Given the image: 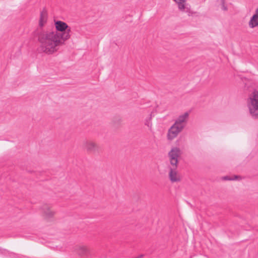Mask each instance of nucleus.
<instances>
[{
    "instance_id": "15",
    "label": "nucleus",
    "mask_w": 258,
    "mask_h": 258,
    "mask_svg": "<svg viewBox=\"0 0 258 258\" xmlns=\"http://www.w3.org/2000/svg\"><path fill=\"white\" fill-rule=\"evenodd\" d=\"M237 178V176H234L233 177H231L229 176H225L222 177V179L223 180H233Z\"/></svg>"
},
{
    "instance_id": "1",
    "label": "nucleus",
    "mask_w": 258,
    "mask_h": 258,
    "mask_svg": "<svg viewBox=\"0 0 258 258\" xmlns=\"http://www.w3.org/2000/svg\"><path fill=\"white\" fill-rule=\"evenodd\" d=\"M54 25L57 31L50 29H37L35 36L39 43L38 50L40 53L51 55L57 52L64 42L71 36V28L61 21L55 22Z\"/></svg>"
},
{
    "instance_id": "14",
    "label": "nucleus",
    "mask_w": 258,
    "mask_h": 258,
    "mask_svg": "<svg viewBox=\"0 0 258 258\" xmlns=\"http://www.w3.org/2000/svg\"><path fill=\"white\" fill-rule=\"evenodd\" d=\"M183 12L187 13L188 16H192L193 14H194L195 13V12H193V11H192L191 10L190 5H189L186 8V9H185V11H184Z\"/></svg>"
},
{
    "instance_id": "10",
    "label": "nucleus",
    "mask_w": 258,
    "mask_h": 258,
    "mask_svg": "<svg viewBox=\"0 0 258 258\" xmlns=\"http://www.w3.org/2000/svg\"><path fill=\"white\" fill-rule=\"evenodd\" d=\"M75 251L78 255L84 256L88 254L90 252L89 247L85 245H79L75 247Z\"/></svg>"
},
{
    "instance_id": "12",
    "label": "nucleus",
    "mask_w": 258,
    "mask_h": 258,
    "mask_svg": "<svg viewBox=\"0 0 258 258\" xmlns=\"http://www.w3.org/2000/svg\"><path fill=\"white\" fill-rule=\"evenodd\" d=\"M145 124L146 125L148 129L152 131V116L150 115L149 117H148L145 121Z\"/></svg>"
},
{
    "instance_id": "17",
    "label": "nucleus",
    "mask_w": 258,
    "mask_h": 258,
    "mask_svg": "<svg viewBox=\"0 0 258 258\" xmlns=\"http://www.w3.org/2000/svg\"><path fill=\"white\" fill-rule=\"evenodd\" d=\"M144 256V254H140L138 256L135 257V258H142Z\"/></svg>"
},
{
    "instance_id": "3",
    "label": "nucleus",
    "mask_w": 258,
    "mask_h": 258,
    "mask_svg": "<svg viewBox=\"0 0 258 258\" xmlns=\"http://www.w3.org/2000/svg\"><path fill=\"white\" fill-rule=\"evenodd\" d=\"M182 152L179 148L172 147L168 153V156L170 162V166L177 167L178 160L181 155Z\"/></svg>"
},
{
    "instance_id": "9",
    "label": "nucleus",
    "mask_w": 258,
    "mask_h": 258,
    "mask_svg": "<svg viewBox=\"0 0 258 258\" xmlns=\"http://www.w3.org/2000/svg\"><path fill=\"white\" fill-rule=\"evenodd\" d=\"M248 25L250 29H254L258 27V8L255 10L252 16L250 18Z\"/></svg>"
},
{
    "instance_id": "16",
    "label": "nucleus",
    "mask_w": 258,
    "mask_h": 258,
    "mask_svg": "<svg viewBox=\"0 0 258 258\" xmlns=\"http://www.w3.org/2000/svg\"><path fill=\"white\" fill-rule=\"evenodd\" d=\"M222 2V7H221V9L223 10V11H227V8L226 7V6L225 5V1L224 0H222L221 1Z\"/></svg>"
},
{
    "instance_id": "11",
    "label": "nucleus",
    "mask_w": 258,
    "mask_h": 258,
    "mask_svg": "<svg viewBox=\"0 0 258 258\" xmlns=\"http://www.w3.org/2000/svg\"><path fill=\"white\" fill-rule=\"evenodd\" d=\"M47 13L46 10L43 9L40 13V18L39 20V28H37L34 32H35L37 29H43L42 27H43L45 24L46 23L47 21ZM34 34L35 35V32H34Z\"/></svg>"
},
{
    "instance_id": "2",
    "label": "nucleus",
    "mask_w": 258,
    "mask_h": 258,
    "mask_svg": "<svg viewBox=\"0 0 258 258\" xmlns=\"http://www.w3.org/2000/svg\"><path fill=\"white\" fill-rule=\"evenodd\" d=\"M246 105L249 115L254 119H258V91L250 94L246 100Z\"/></svg>"
},
{
    "instance_id": "8",
    "label": "nucleus",
    "mask_w": 258,
    "mask_h": 258,
    "mask_svg": "<svg viewBox=\"0 0 258 258\" xmlns=\"http://www.w3.org/2000/svg\"><path fill=\"white\" fill-rule=\"evenodd\" d=\"M182 130L174 124L168 131L167 138L169 141H172L177 137Z\"/></svg>"
},
{
    "instance_id": "5",
    "label": "nucleus",
    "mask_w": 258,
    "mask_h": 258,
    "mask_svg": "<svg viewBox=\"0 0 258 258\" xmlns=\"http://www.w3.org/2000/svg\"><path fill=\"white\" fill-rule=\"evenodd\" d=\"M83 147L88 153L95 154L99 152V145L96 142L92 140L85 141L83 144Z\"/></svg>"
},
{
    "instance_id": "6",
    "label": "nucleus",
    "mask_w": 258,
    "mask_h": 258,
    "mask_svg": "<svg viewBox=\"0 0 258 258\" xmlns=\"http://www.w3.org/2000/svg\"><path fill=\"white\" fill-rule=\"evenodd\" d=\"M189 115V113L188 112H185L180 115L175 120L174 124L183 130L186 125Z\"/></svg>"
},
{
    "instance_id": "7",
    "label": "nucleus",
    "mask_w": 258,
    "mask_h": 258,
    "mask_svg": "<svg viewBox=\"0 0 258 258\" xmlns=\"http://www.w3.org/2000/svg\"><path fill=\"white\" fill-rule=\"evenodd\" d=\"M177 167L169 166V178L172 183L177 182L181 180L180 174L177 170Z\"/></svg>"
},
{
    "instance_id": "4",
    "label": "nucleus",
    "mask_w": 258,
    "mask_h": 258,
    "mask_svg": "<svg viewBox=\"0 0 258 258\" xmlns=\"http://www.w3.org/2000/svg\"><path fill=\"white\" fill-rule=\"evenodd\" d=\"M40 210L44 219L47 221H51L56 214V211L51 205L44 204L40 207Z\"/></svg>"
},
{
    "instance_id": "13",
    "label": "nucleus",
    "mask_w": 258,
    "mask_h": 258,
    "mask_svg": "<svg viewBox=\"0 0 258 258\" xmlns=\"http://www.w3.org/2000/svg\"><path fill=\"white\" fill-rule=\"evenodd\" d=\"M189 5L186 3V1H185V2L183 3L179 4L177 7L180 11L183 12Z\"/></svg>"
}]
</instances>
